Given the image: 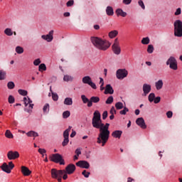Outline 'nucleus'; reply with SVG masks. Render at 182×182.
<instances>
[{"mask_svg":"<svg viewBox=\"0 0 182 182\" xmlns=\"http://www.w3.org/2000/svg\"><path fill=\"white\" fill-rule=\"evenodd\" d=\"M7 158L9 160H16V159H19V152L16 151H9L7 153Z\"/></svg>","mask_w":182,"mask_h":182,"instance_id":"obj_11","label":"nucleus"},{"mask_svg":"<svg viewBox=\"0 0 182 182\" xmlns=\"http://www.w3.org/2000/svg\"><path fill=\"white\" fill-rule=\"evenodd\" d=\"M117 35H119V31L114 30L109 33V38H110V39H113L114 38H116Z\"/></svg>","mask_w":182,"mask_h":182,"instance_id":"obj_27","label":"nucleus"},{"mask_svg":"<svg viewBox=\"0 0 182 182\" xmlns=\"http://www.w3.org/2000/svg\"><path fill=\"white\" fill-rule=\"evenodd\" d=\"M109 113L111 114H116V109H114V107H112Z\"/></svg>","mask_w":182,"mask_h":182,"instance_id":"obj_60","label":"nucleus"},{"mask_svg":"<svg viewBox=\"0 0 182 182\" xmlns=\"http://www.w3.org/2000/svg\"><path fill=\"white\" fill-rule=\"evenodd\" d=\"M26 134L28 137H38L39 136V134H38V132H34V131H30V132H27Z\"/></svg>","mask_w":182,"mask_h":182,"instance_id":"obj_28","label":"nucleus"},{"mask_svg":"<svg viewBox=\"0 0 182 182\" xmlns=\"http://www.w3.org/2000/svg\"><path fill=\"white\" fill-rule=\"evenodd\" d=\"M21 173L23 176H28L32 174V171L26 166H21Z\"/></svg>","mask_w":182,"mask_h":182,"instance_id":"obj_19","label":"nucleus"},{"mask_svg":"<svg viewBox=\"0 0 182 182\" xmlns=\"http://www.w3.org/2000/svg\"><path fill=\"white\" fill-rule=\"evenodd\" d=\"M82 83H84V85H89V86H90L92 89H97V87H96V84H95V82L92 81V77H90V76L89 75L83 77L82 79Z\"/></svg>","mask_w":182,"mask_h":182,"instance_id":"obj_7","label":"nucleus"},{"mask_svg":"<svg viewBox=\"0 0 182 182\" xmlns=\"http://www.w3.org/2000/svg\"><path fill=\"white\" fill-rule=\"evenodd\" d=\"M106 119H107V111H105L102 113V119L106 120Z\"/></svg>","mask_w":182,"mask_h":182,"instance_id":"obj_58","label":"nucleus"},{"mask_svg":"<svg viewBox=\"0 0 182 182\" xmlns=\"http://www.w3.org/2000/svg\"><path fill=\"white\" fill-rule=\"evenodd\" d=\"M5 136L7 139H14V134H12V132H11V130L7 129L5 132Z\"/></svg>","mask_w":182,"mask_h":182,"instance_id":"obj_30","label":"nucleus"},{"mask_svg":"<svg viewBox=\"0 0 182 182\" xmlns=\"http://www.w3.org/2000/svg\"><path fill=\"white\" fill-rule=\"evenodd\" d=\"M115 14H117V16H122V18H126V16H127V13L123 11V9H117Z\"/></svg>","mask_w":182,"mask_h":182,"instance_id":"obj_23","label":"nucleus"},{"mask_svg":"<svg viewBox=\"0 0 182 182\" xmlns=\"http://www.w3.org/2000/svg\"><path fill=\"white\" fill-rule=\"evenodd\" d=\"M127 182H134V179H133L132 178H128Z\"/></svg>","mask_w":182,"mask_h":182,"instance_id":"obj_64","label":"nucleus"},{"mask_svg":"<svg viewBox=\"0 0 182 182\" xmlns=\"http://www.w3.org/2000/svg\"><path fill=\"white\" fill-rule=\"evenodd\" d=\"M143 92L144 96H147L149 95V92H151V85L149 84H144L143 85Z\"/></svg>","mask_w":182,"mask_h":182,"instance_id":"obj_17","label":"nucleus"},{"mask_svg":"<svg viewBox=\"0 0 182 182\" xmlns=\"http://www.w3.org/2000/svg\"><path fill=\"white\" fill-rule=\"evenodd\" d=\"M174 36L178 38H181L182 36V21L181 20H176L174 23Z\"/></svg>","mask_w":182,"mask_h":182,"instance_id":"obj_3","label":"nucleus"},{"mask_svg":"<svg viewBox=\"0 0 182 182\" xmlns=\"http://www.w3.org/2000/svg\"><path fill=\"white\" fill-rule=\"evenodd\" d=\"M82 176L85 177V178H89V176H90V172H87L86 170H84L82 172Z\"/></svg>","mask_w":182,"mask_h":182,"instance_id":"obj_46","label":"nucleus"},{"mask_svg":"<svg viewBox=\"0 0 182 182\" xmlns=\"http://www.w3.org/2000/svg\"><path fill=\"white\" fill-rule=\"evenodd\" d=\"M92 124V127L95 129H100V134L97 138V143L98 144H102V147L105 146L110 136V131H109V126H110V124L109 123L105 124L102 122L100 112L97 110L93 113Z\"/></svg>","mask_w":182,"mask_h":182,"instance_id":"obj_1","label":"nucleus"},{"mask_svg":"<svg viewBox=\"0 0 182 182\" xmlns=\"http://www.w3.org/2000/svg\"><path fill=\"white\" fill-rule=\"evenodd\" d=\"M8 89L12 90L15 87V83L14 82L10 81L7 83Z\"/></svg>","mask_w":182,"mask_h":182,"instance_id":"obj_40","label":"nucleus"},{"mask_svg":"<svg viewBox=\"0 0 182 182\" xmlns=\"http://www.w3.org/2000/svg\"><path fill=\"white\" fill-rule=\"evenodd\" d=\"M8 100H9V103H10V105L15 103V97H14V96H12V95L9 96Z\"/></svg>","mask_w":182,"mask_h":182,"instance_id":"obj_45","label":"nucleus"},{"mask_svg":"<svg viewBox=\"0 0 182 182\" xmlns=\"http://www.w3.org/2000/svg\"><path fill=\"white\" fill-rule=\"evenodd\" d=\"M106 14L108 15V16H113V15H114L113 7L108 6L106 9Z\"/></svg>","mask_w":182,"mask_h":182,"instance_id":"obj_25","label":"nucleus"},{"mask_svg":"<svg viewBox=\"0 0 182 182\" xmlns=\"http://www.w3.org/2000/svg\"><path fill=\"white\" fill-rule=\"evenodd\" d=\"M136 123L141 129H147V125H146V122H144V119L143 117H139L136 119Z\"/></svg>","mask_w":182,"mask_h":182,"instance_id":"obj_14","label":"nucleus"},{"mask_svg":"<svg viewBox=\"0 0 182 182\" xmlns=\"http://www.w3.org/2000/svg\"><path fill=\"white\" fill-rule=\"evenodd\" d=\"M166 65H169L170 69H173V70H177V60L174 57H170L166 61Z\"/></svg>","mask_w":182,"mask_h":182,"instance_id":"obj_8","label":"nucleus"},{"mask_svg":"<svg viewBox=\"0 0 182 182\" xmlns=\"http://www.w3.org/2000/svg\"><path fill=\"white\" fill-rule=\"evenodd\" d=\"M50 90L52 93L53 100H54V102H58V100L59 99V96L58 95V94L54 93L53 92H52V87H50Z\"/></svg>","mask_w":182,"mask_h":182,"instance_id":"obj_29","label":"nucleus"},{"mask_svg":"<svg viewBox=\"0 0 182 182\" xmlns=\"http://www.w3.org/2000/svg\"><path fill=\"white\" fill-rule=\"evenodd\" d=\"M75 153V154H77V156H80V154H82V149L80 148L77 149Z\"/></svg>","mask_w":182,"mask_h":182,"instance_id":"obj_54","label":"nucleus"},{"mask_svg":"<svg viewBox=\"0 0 182 182\" xmlns=\"http://www.w3.org/2000/svg\"><path fill=\"white\" fill-rule=\"evenodd\" d=\"M141 43L142 45H149V43H150V38H149V37L143 38Z\"/></svg>","mask_w":182,"mask_h":182,"instance_id":"obj_35","label":"nucleus"},{"mask_svg":"<svg viewBox=\"0 0 182 182\" xmlns=\"http://www.w3.org/2000/svg\"><path fill=\"white\" fill-rule=\"evenodd\" d=\"M148 53H153L154 52V47L153 45H149L147 48Z\"/></svg>","mask_w":182,"mask_h":182,"instance_id":"obj_41","label":"nucleus"},{"mask_svg":"<svg viewBox=\"0 0 182 182\" xmlns=\"http://www.w3.org/2000/svg\"><path fill=\"white\" fill-rule=\"evenodd\" d=\"M66 173L65 170H58L56 168L51 169V177L52 178H58L60 176H63Z\"/></svg>","mask_w":182,"mask_h":182,"instance_id":"obj_10","label":"nucleus"},{"mask_svg":"<svg viewBox=\"0 0 182 182\" xmlns=\"http://www.w3.org/2000/svg\"><path fill=\"white\" fill-rule=\"evenodd\" d=\"M156 98V95L154 93L149 94L148 99L149 101L151 103V102H154V99Z\"/></svg>","mask_w":182,"mask_h":182,"instance_id":"obj_38","label":"nucleus"},{"mask_svg":"<svg viewBox=\"0 0 182 182\" xmlns=\"http://www.w3.org/2000/svg\"><path fill=\"white\" fill-rule=\"evenodd\" d=\"M166 116H167L168 119H171V117H173V112H171V111L167 112Z\"/></svg>","mask_w":182,"mask_h":182,"instance_id":"obj_55","label":"nucleus"},{"mask_svg":"<svg viewBox=\"0 0 182 182\" xmlns=\"http://www.w3.org/2000/svg\"><path fill=\"white\" fill-rule=\"evenodd\" d=\"M6 77V72L4 70H0V80H5Z\"/></svg>","mask_w":182,"mask_h":182,"instance_id":"obj_34","label":"nucleus"},{"mask_svg":"<svg viewBox=\"0 0 182 182\" xmlns=\"http://www.w3.org/2000/svg\"><path fill=\"white\" fill-rule=\"evenodd\" d=\"M112 49L114 55H120L122 53V48H120V43L119 38H115L114 43L112 46Z\"/></svg>","mask_w":182,"mask_h":182,"instance_id":"obj_4","label":"nucleus"},{"mask_svg":"<svg viewBox=\"0 0 182 182\" xmlns=\"http://www.w3.org/2000/svg\"><path fill=\"white\" fill-rule=\"evenodd\" d=\"M41 63V59L38 58L33 61L34 66H38V65Z\"/></svg>","mask_w":182,"mask_h":182,"instance_id":"obj_53","label":"nucleus"},{"mask_svg":"<svg viewBox=\"0 0 182 182\" xmlns=\"http://www.w3.org/2000/svg\"><path fill=\"white\" fill-rule=\"evenodd\" d=\"M106 105H112V103H113V96H109L106 102H105Z\"/></svg>","mask_w":182,"mask_h":182,"instance_id":"obj_42","label":"nucleus"},{"mask_svg":"<svg viewBox=\"0 0 182 182\" xmlns=\"http://www.w3.org/2000/svg\"><path fill=\"white\" fill-rule=\"evenodd\" d=\"M163 80H159L157 82H155V87L156 90H161L163 89Z\"/></svg>","mask_w":182,"mask_h":182,"instance_id":"obj_24","label":"nucleus"},{"mask_svg":"<svg viewBox=\"0 0 182 182\" xmlns=\"http://www.w3.org/2000/svg\"><path fill=\"white\" fill-rule=\"evenodd\" d=\"M72 130V127H68V129H67L65 131L63 132V137L64 140L62 142V146L65 147V146H68L69 144V133Z\"/></svg>","mask_w":182,"mask_h":182,"instance_id":"obj_9","label":"nucleus"},{"mask_svg":"<svg viewBox=\"0 0 182 182\" xmlns=\"http://www.w3.org/2000/svg\"><path fill=\"white\" fill-rule=\"evenodd\" d=\"M8 166L9 167V169L11 171L14 168V167H15V165L12 161H10L9 162Z\"/></svg>","mask_w":182,"mask_h":182,"instance_id":"obj_57","label":"nucleus"},{"mask_svg":"<svg viewBox=\"0 0 182 182\" xmlns=\"http://www.w3.org/2000/svg\"><path fill=\"white\" fill-rule=\"evenodd\" d=\"M70 116V111H65L63 113V119H68Z\"/></svg>","mask_w":182,"mask_h":182,"instance_id":"obj_43","label":"nucleus"},{"mask_svg":"<svg viewBox=\"0 0 182 182\" xmlns=\"http://www.w3.org/2000/svg\"><path fill=\"white\" fill-rule=\"evenodd\" d=\"M99 102H100V98L99 97H91L90 102L87 104V107H92L93 103H99Z\"/></svg>","mask_w":182,"mask_h":182,"instance_id":"obj_16","label":"nucleus"},{"mask_svg":"<svg viewBox=\"0 0 182 182\" xmlns=\"http://www.w3.org/2000/svg\"><path fill=\"white\" fill-rule=\"evenodd\" d=\"M91 42L100 50H107L111 45L109 41L97 37H91Z\"/></svg>","mask_w":182,"mask_h":182,"instance_id":"obj_2","label":"nucleus"},{"mask_svg":"<svg viewBox=\"0 0 182 182\" xmlns=\"http://www.w3.org/2000/svg\"><path fill=\"white\" fill-rule=\"evenodd\" d=\"M38 153H40V154H42L43 156V154L46 153V149L40 148L38 149Z\"/></svg>","mask_w":182,"mask_h":182,"instance_id":"obj_56","label":"nucleus"},{"mask_svg":"<svg viewBox=\"0 0 182 182\" xmlns=\"http://www.w3.org/2000/svg\"><path fill=\"white\" fill-rule=\"evenodd\" d=\"M127 75H129V71L124 68L118 69L116 72L117 79H119V80H123L124 77H127Z\"/></svg>","mask_w":182,"mask_h":182,"instance_id":"obj_6","label":"nucleus"},{"mask_svg":"<svg viewBox=\"0 0 182 182\" xmlns=\"http://www.w3.org/2000/svg\"><path fill=\"white\" fill-rule=\"evenodd\" d=\"M114 90L110 84H108L105 87V95H113Z\"/></svg>","mask_w":182,"mask_h":182,"instance_id":"obj_18","label":"nucleus"},{"mask_svg":"<svg viewBox=\"0 0 182 182\" xmlns=\"http://www.w3.org/2000/svg\"><path fill=\"white\" fill-rule=\"evenodd\" d=\"M81 99L83 102V103L86 104V103H89V102H90V100H89L86 97L85 95H81Z\"/></svg>","mask_w":182,"mask_h":182,"instance_id":"obj_47","label":"nucleus"},{"mask_svg":"<svg viewBox=\"0 0 182 182\" xmlns=\"http://www.w3.org/2000/svg\"><path fill=\"white\" fill-rule=\"evenodd\" d=\"M115 107L117 110H122L124 107L122 102H118L115 104Z\"/></svg>","mask_w":182,"mask_h":182,"instance_id":"obj_33","label":"nucleus"},{"mask_svg":"<svg viewBox=\"0 0 182 182\" xmlns=\"http://www.w3.org/2000/svg\"><path fill=\"white\" fill-rule=\"evenodd\" d=\"M63 103L65 106H72L73 105V100L71 97H66Z\"/></svg>","mask_w":182,"mask_h":182,"instance_id":"obj_26","label":"nucleus"},{"mask_svg":"<svg viewBox=\"0 0 182 182\" xmlns=\"http://www.w3.org/2000/svg\"><path fill=\"white\" fill-rule=\"evenodd\" d=\"M138 4H139V6H141V8L142 9H146V6H144V3L143 2V1L139 0V1H138Z\"/></svg>","mask_w":182,"mask_h":182,"instance_id":"obj_49","label":"nucleus"},{"mask_svg":"<svg viewBox=\"0 0 182 182\" xmlns=\"http://www.w3.org/2000/svg\"><path fill=\"white\" fill-rule=\"evenodd\" d=\"M23 102L26 107L28 106V105H29L30 109H33V104H32V100H31V98L24 97Z\"/></svg>","mask_w":182,"mask_h":182,"instance_id":"obj_20","label":"nucleus"},{"mask_svg":"<svg viewBox=\"0 0 182 182\" xmlns=\"http://www.w3.org/2000/svg\"><path fill=\"white\" fill-rule=\"evenodd\" d=\"M63 80L64 82H72L73 80V77L65 75H64Z\"/></svg>","mask_w":182,"mask_h":182,"instance_id":"obj_32","label":"nucleus"},{"mask_svg":"<svg viewBox=\"0 0 182 182\" xmlns=\"http://www.w3.org/2000/svg\"><path fill=\"white\" fill-rule=\"evenodd\" d=\"M122 134H123V132L121 130H116L112 133V136L114 139H120V137H122Z\"/></svg>","mask_w":182,"mask_h":182,"instance_id":"obj_22","label":"nucleus"},{"mask_svg":"<svg viewBox=\"0 0 182 182\" xmlns=\"http://www.w3.org/2000/svg\"><path fill=\"white\" fill-rule=\"evenodd\" d=\"M161 100V97H156L154 98V102L155 103V105H157V103H160Z\"/></svg>","mask_w":182,"mask_h":182,"instance_id":"obj_51","label":"nucleus"},{"mask_svg":"<svg viewBox=\"0 0 182 182\" xmlns=\"http://www.w3.org/2000/svg\"><path fill=\"white\" fill-rule=\"evenodd\" d=\"M76 166L80 168H89L90 167V164L86 161H80L76 163Z\"/></svg>","mask_w":182,"mask_h":182,"instance_id":"obj_13","label":"nucleus"},{"mask_svg":"<svg viewBox=\"0 0 182 182\" xmlns=\"http://www.w3.org/2000/svg\"><path fill=\"white\" fill-rule=\"evenodd\" d=\"M75 170H76V166L75 164H70L65 168V171L67 172V174H73L75 172Z\"/></svg>","mask_w":182,"mask_h":182,"instance_id":"obj_15","label":"nucleus"},{"mask_svg":"<svg viewBox=\"0 0 182 182\" xmlns=\"http://www.w3.org/2000/svg\"><path fill=\"white\" fill-rule=\"evenodd\" d=\"M75 4V1L73 0H69L67 4H66V6H73V4Z\"/></svg>","mask_w":182,"mask_h":182,"instance_id":"obj_50","label":"nucleus"},{"mask_svg":"<svg viewBox=\"0 0 182 182\" xmlns=\"http://www.w3.org/2000/svg\"><path fill=\"white\" fill-rule=\"evenodd\" d=\"M62 177H63V176H58V178H55L58 180V182H62Z\"/></svg>","mask_w":182,"mask_h":182,"instance_id":"obj_63","label":"nucleus"},{"mask_svg":"<svg viewBox=\"0 0 182 182\" xmlns=\"http://www.w3.org/2000/svg\"><path fill=\"white\" fill-rule=\"evenodd\" d=\"M16 53H18V55H21V53H23V48L21 47V46H17L16 47Z\"/></svg>","mask_w":182,"mask_h":182,"instance_id":"obj_36","label":"nucleus"},{"mask_svg":"<svg viewBox=\"0 0 182 182\" xmlns=\"http://www.w3.org/2000/svg\"><path fill=\"white\" fill-rule=\"evenodd\" d=\"M41 38L47 42H52L53 41V30H51L47 35L41 36Z\"/></svg>","mask_w":182,"mask_h":182,"instance_id":"obj_12","label":"nucleus"},{"mask_svg":"<svg viewBox=\"0 0 182 182\" xmlns=\"http://www.w3.org/2000/svg\"><path fill=\"white\" fill-rule=\"evenodd\" d=\"M51 161H53L54 163H60L61 166H65V160H63V158L62 157V155L59 154H52L50 157Z\"/></svg>","mask_w":182,"mask_h":182,"instance_id":"obj_5","label":"nucleus"},{"mask_svg":"<svg viewBox=\"0 0 182 182\" xmlns=\"http://www.w3.org/2000/svg\"><path fill=\"white\" fill-rule=\"evenodd\" d=\"M122 2L124 5H130V4H132V0H123Z\"/></svg>","mask_w":182,"mask_h":182,"instance_id":"obj_59","label":"nucleus"},{"mask_svg":"<svg viewBox=\"0 0 182 182\" xmlns=\"http://www.w3.org/2000/svg\"><path fill=\"white\" fill-rule=\"evenodd\" d=\"M2 171H4V173H7V174H10L11 169L9 168V166H8V164L6 162L3 163L2 166H0Z\"/></svg>","mask_w":182,"mask_h":182,"instance_id":"obj_21","label":"nucleus"},{"mask_svg":"<svg viewBox=\"0 0 182 182\" xmlns=\"http://www.w3.org/2000/svg\"><path fill=\"white\" fill-rule=\"evenodd\" d=\"M127 112H129V108L124 107V110H121V111L119 112V113H120L121 114H126Z\"/></svg>","mask_w":182,"mask_h":182,"instance_id":"obj_52","label":"nucleus"},{"mask_svg":"<svg viewBox=\"0 0 182 182\" xmlns=\"http://www.w3.org/2000/svg\"><path fill=\"white\" fill-rule=\"evenodd\" d=\"M76 136V132L73 129V132L70 134V137H75Z\"/></svg>","mask_w":182,"mask_h":182,"instance_id":"obj_62","label":"nucleus"},{"mask_svg":"<svg viewBox=\"0 0 182 182\" xmlns=\"http://www.w3.org/2000/svg\"><path fill=\"white\" fill-rule=\"evenodd\" d=\"M18 92L21 96H26V95H28V91L25 90H18Z\"/></svg>","mask_w":182,"mask_h":182,"instance_id":"obj_44","label":"nucleus"},{"mask_svg":"<svg viewBox=\"0 0 182 182\" xmlns=\"http://www.w3.org/2000/svg\"><path fill=\"white\" fill-rule=\"evenodd\" d=\"M174 15L175 16H178V15H181V8L176 9Z\"/></svg>","mask_w":182,"mask_h":182,"instance_id":"obj_48","label":"nucleus"},{"mask_svg":"<svg viewBox=\"0 0 182 182\" xmlns=\"http://www.w3.org/2000/svg\"><path fill=\"white\" fill-rule=\"evenodd\" d=\"M50 105L49 104H46L43 107V113H48L49 112Z\"/></svg>","mask_w":182,"mask_h":182,"instance_id":"obj_39","label":"nucleus"},{"mask_svg":"<svg viewBox=\"0 0 182 182\" xmlns=\"http://www.w3.org/2000/svg\"><path fill=\"white\" fill-rule=\"evenodd\" d=\"M38 70L39 72H43L46 70V65H45V63L41 64L38 67Z\"/></svg>","mask_w":182,"mask_h":182,"instance_id":"obj_37","label":"nucleus"},{"mask_svg":"<svg viewBox=\"0 0 182 182\" xmlns=\"http://www.w3.org/2000/svg\"><path fill=\"white\" fill-rule=\"evenodd\" d=\"M62 177L64 180H66L68 178V172L65 171V173H63Z\"/></svg>","mask_w":182,"mask_h":182,"instance_id":"obj_61","label":"nucleus"},{"mask_svg":"<svg viewBox=\"0 0 182 182\" xmlns=\"http://www.w3.org/2000/svg\"><path fill=\"white\" fill-rule=\"evenodd\" d=\"M4 33L7 36H12L14 35V31H12V29L11 28H6L4 30Z\"/></svg>","mask_w":182,"mask_h":182,"instance_id":"obj_31","label":"nucleus"}]
</instances>
